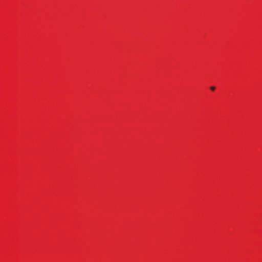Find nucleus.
Masks as SVG:
<instances>
[{"instance_id":"obj_1","label":"nucleus","mask_w":262,"mask_h":262,"mask_svg":"<svg viewBox=\"0 0 262 262\" xmlns=\"http://www.w3.org/2000/svg\"><path fill=\"white\" fill-rule=\"evenodd\" d=\"M215 87L214 86H212L210 87V90L212 91H214V90H215Z\"/></svg>"}]
</instances>
